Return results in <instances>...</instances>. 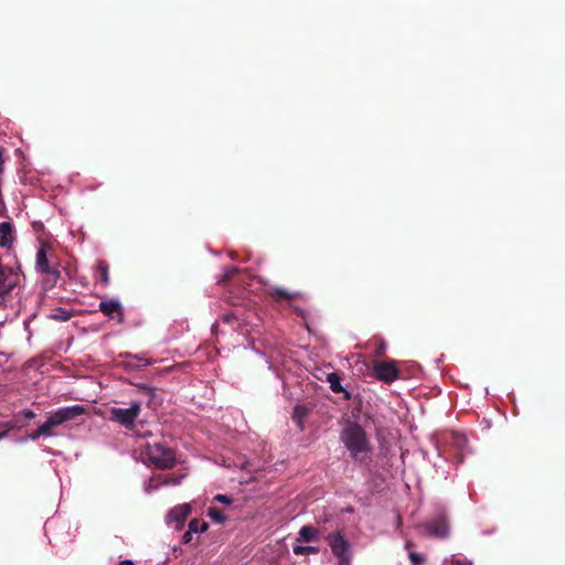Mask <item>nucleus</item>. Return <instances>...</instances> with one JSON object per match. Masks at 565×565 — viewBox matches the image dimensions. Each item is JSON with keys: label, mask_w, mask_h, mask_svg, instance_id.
I'll return each instance as SVG.
<instances>
[{"label": "nucleus", "mask_w": 565, "mask_h": 565, "mask_svg": "<svg viewBox=\"0 0 565 565\" xmlns=\"http://www.w3.org/2000/svg\"><path fill=\"white\" fill-rule=\"evenodd\" d=\"M193 534H194V533H192L191 531H189V530H188V531L183 534V536H182V542H183L184 544H190V543H192V541H193Z\"/></svg>", "instance_id": "obj_25"}, {"label": "nucleus", "mask_w": 565, "mask_h": 565, "mask_svg": "<svg viewBox=\"0 0 565 565\" xmlns=\"http://www.w3.org/2000/svg\"><path fill=\"white\" fill-rule=\"evenodd\" d=\"M85 408L82 405H73L60 408L54 413L50 414L45 423L42 426V433H47V436H53V429L66 422L73 420L74 418L83 415Z\"/></svg>", "instance_id": "obj_2"}, {"label": "nucleus", "mask_w": 565, "mask_h": 565, "mask_svg": "<svg viewBox=\"0 0 565 565\" xmlns=\"http://www.w3.org/2000/svg\"><path fill=\"white\" fill-rule=\"evenodd\" d=\"M172 482H173V479H169L168 477H166L163 475H159L149 481V483L147 486V490L148 491L154 490V489H158L159 486H161V484H168V483H172Z\"/></svg>", "instance_id": "obj_16"}, {"label": "nucleus", "mask_w": 565, "mask_h": 565, "mask_svg": "<svg viewBox=\"0 0 565 565\" xmlns=\"http://www.w3.org/2000/svg\"><path fill=\"white\" fill-rule=\"evenodd\" d=\"M383 351H384V347H380V348L376 350V355H382V354H383Z\"/></svg>", "instance_id": "obj_31"}, {"label": "nucleus", "mask_w": 565, "mask_h": 565, "mask_svg": "<svg viewBox=\"0 0 565 565\" xmlns=\"http://www.w3.org/2000/svg\"><path fill=\"white\" fill-rule=\"evenodd\" d=\"M3 152L2 150L0 149V172H2V166H3Z\"/></svg>", "instance_id": "obj_29"}, {"label": "nucleus", "mask_w": 565, "mask_h": 565, "mask_svg": "<svg viewBox=\"0 0 565 565\" xmlns=\"http://www.w3.org/2000/svg\"><path fill=\"white\" fill-rule=\"evenodd\" d=\"M209 529V524L201 519H192L189 522L188 530L194 534L203 533Z\"/></svg>", "instance_id": "obj_15"}, {"label": "nucleus", "mask_w": 565, "mask_h": 565, "mask_svg": "<svg viewBox=\"0 0 565 565\" xmlns=\"http://www.w3.org/2000/svg\"><path fill=\"white\" fill-rule=\"evenodd\" d=\"M207 515L215 522V523H223L226 519L223 511L215 507H211L207 510Z\"/></svg>", "instance_id": "obj_18"}, {"label": "nucleus", "mask_w": 565, "mask_h": 565, "mask_svg": "<svg viewBox=\"0 0 565 565\" xmlns=\"http://www.w3.org/2000/svg\"><path fill=\"white\" fill-rule=\"evenodd\" d=\"M120 565H134L130 561H122Z\"/></svg>", "instance_id": "obj_32"}, {"label": "nucleus", "mask_w": 565, "mask_h": 565, "mask_svg": "<svg viewBox=\"0 0 565 565\" xmlns=\"http://www.w3.org/2000/svg\"><path fill=\"white\" fill-rule=\"evenodd\" d=\"M327 382L330 385V388L333 393H343V397L345 401H350L352 395L348 392L341 384V377L338 373L331 372L327 374Z\"/></svg>", "instance_id": "obj_12"}, {"label": "nucleus", "mask_w": 565, "mask_h": 565, "mask_svg": "<svg viewBox=\"0 0 565 565\" xmlns=\"http://www.w3.org/2000/svg\"><path fill=\"white\" fill-rule=\"evenodd\" d=\"M238 274V269L236 267L228 268L222 278L220 279V282H227L233 279L234 276Z\"/></svg>", "instance_id": "obj_20"}, {"label": "nucleus", "mask_w": 565, "mask_h": 565, "mask_svg": "<svg viewBox=\"0 0 565 565\" xmlns=\"http://www.w3.org/2000/svg\"><path fill=\"white\" fill-rule=\"evenodd\" d=\"M188 512H189V509H188V508H185V510H184V511H182V518H183V519L186 516ZM180 519H181V512L179 511V520H180Z\"/></svg>", "instance_id": "obj_30"}, {"label": "nucleus", "mask_w": 565, "mask_h": 565, "mask_svg": "<svg viewBox=\"0 0 565 565\" xmlns=\"http://www.w3.org/2000/svg\"><path fill=\"white\" fill-rule=\"evenodd\" d=\"M6 433H1L0 434V439H2L4 437Z\"/></svg>", "instance_id": "obj_35"}, {"label": "nucleus", "mask_w": 565, "mask_h": 565, "mask_svg": "<svg viewBox=\"0 0 565 565\" xmlns=\"http://www.w3.org/2000/svg\"><path fill=\"white\" fill-rule=\"evenodd\" d=\"M186 507H178V510H185Z\"/></svg>", "instance_id": "obj_36"}, {"label": "nucleus", "mask_w": 565, "mask_h": 565, "mask_svg": "<svg viewBox=\"0 0 565 565\" xmlns=\"http://www.w3.org/2000/svg\"><path fill=\"white\" fill-rule=\"evenodd\" d=\"M42 436L49 437V436H47V433H42V426H40V427L38 428V430L33 431V433L29 436V438H30L31 440H36V439H39V438H40V437H42Z\"/></svg>", "instance_id": "obj_23"}, {"label": "nucleus", "mask_w": 565, "mask_h": 565, "mask_svg": "<svg viewBox=\"0 0 565 565\" xmlns=\"http://www.w3.org/2000/svg\"><path fill=\"white\" fill-rule=\"evenodd\" d=\"M340 438L355 462L363 463L370 458L372 446L360 424L349 422L342 429Z\"/></svg>", "instance_id": "obj_1"}, {"label": "nucleus", "mask_w": 565, "mask_h": 565, "mask_svg": "<svg viewBox=\"0 0 565 565\" xmlns=\"http://www.w3.org/2000/svg\"><path fill=\"white\" fill-rule=\"evenodd\" d=\"M444 565H471V563L467 559H451L450 562H445Z\"/></svg>", "instance_id": "obj_24"}, {"label": "nucleus", "mask_w": 565, "mask_h": 565, "mask_svg": "<svg viewBox=\"0 0 565 565\" xmlns=\"http://www.w3.org/2000/svg\"><path fill=\"white\" fill-rule=\"evenodd\" d=\"M266 296L275 302L286 301L291 303L296 299L305 300L306 296L301 291H289L282 287L270 286L266 289Z\"/></svg>", "instance_id": "obj_8"}, {"label": "nucleus", "mask_w": 565, "mask_h": 565, "mask_svg": "<svg viewBox=\"0 0 565 565\" xmlns=\"http://www.w3.org/2000/svg\"><path fill=\"white\" fill-rule=\"evenodd\" d=\"M102 275H103L104 284H108L109 278H108V273H107L106 268H103V274Z\"/></svg>", "instance_id": "obj_28"}, {"label": "nucleus", "mask_w": 565, "mask_h": 565, "mask_svg": "<svg viewBox=\"0 0 565 565\" xmlns=\"http://www.w3.org/2000/svg\"><path fill=\"white\" fill-rule=\"evenodd\" d=\"M292 552L296 555L318 554L319 548L316 546L295 545Z\"/></svg>", "instance_id": "obj_17"}, {"label": "nucleus", "mask_w": 565, "mask_h": 565, "mask_svg": "<svg viewBox=\"0 0 565 565\" xmlns=\"http://www.w3.org/2000/svg\"><path fill=\"white\" fill-rule=\"evenodd\" d=\"M308 414V411L302 405H297L294 409V417L297 418L299 422L305 418Z\"/></svg>", "instance_id": "obj_21"}, {"label": "nucleus", "mask_w": 565, "mask_h": 565, "mask_svg": "<svg viewBox=\"0 0 565 565\" xmlns=\"http://www.w3.org/2000/svg\"><path fill=\"white\" fill-rule=\"evenodd\" d=\"M298 542H316L319 537V530L317 527H313L311 525H305L300 529L298 533Z\"/></svg>", "instance_id": "obj_14"}, {"label": "nucleus", "mask_w": 565, "mask_h": 565, "mask_svg": "<svg viewBox=\"0 0 565 565\" xmlns=\"http://www.w3.org/2000/svg\"><path fill=\"white\" fill-rule=\"evenodd\" d=\"M408 557H409L412 565H424V563L426 562L425 556L417 552H409Z\"/></svg>", "instance_id": "obj_19"}, {"label": "nucleus", "mask_w": 565, "mask_h": 565, "mask_svg": "<svg viewBox=\"0 0 565 565\" xmlns=\"http://www.w3.org/2000/svg\"><path fill=\"white\" fill-rule=\"evenodd\" d=\"M23 415L28 418V419H32L35 417V414L32 412V411H24L23 412Z\"/></svg>", "instance_id": "obj_27"}, {"label": "nucleus", "mask_w": 565, "mask_h": 565, "mask_svg": "<svg viewBox=\"0 0 565 565\" xmlns=\"http://www.w3.org/2000/svg\"><path fill=\"white\" fill-rule=\"evenodd\" d=\"M395 360L375 361L373 363L374 376L384 383H392L401 379V371Z\"/></svg>", "instance_id": "obj_7"}, {"label": "nucleus", "mask_w": 565, "mask_h": 565, "mask_svg": "<svg viewBox=\"0 0 565 565\" xmlns=\"http://www.w3.org/2000/svg\"><path fill=\"white\" fill-rule=\"evenodd\" d=\"M140 408L141 405L138 402H134L128 408L113 407L109 409V419L130 428L139 416Z\"/></svg>", "instance_id": "obj_6"}, {"label": "nucleus", "mask_w": 565, "mask_h": 565, "mask_svg": "<svg viewBox=\"0 0 565 565\" xmlns=\"http://www.w3.org/2000/svg\"><path fill=\"white\" fill-rule=\"evenodd\" d=\"M13 241L12 225L9 222L0 223V246L10 248Z\"/></svg>", "instance_id": "obj_13"}, {"label": "nucleus", "mask_w": 565, "mask_h": 565, "mask_svg": "<svg viewBox=\"0 0 565 565\" xmlns=\"http://www.w3.org/2000/svg\"><path fill=\"white\" fill-rule=\"evenodd\" d=\"M147 458L159 468H170L174 463V452L159 443L146 446Z\"/></svg>", "instance_id": "obj_3"}, {"label": "nucleus", "mask_w": 565, "mask_h": 565, "mask_svg": "<svg viewBox=\"0 0 565 565\" xmlns=\"http://www.w3.org/2000/svg\"><path fill=\"white\" fill-rule=\"evenodd\" d=\"M186 507H178V510H185Z\"/></svg>", "instance_id": "obj_37"}, {"label": "nucleus", "mask_w": 565, "mask_h": 565, "mask_svg": "<svg viewBox=\"0 0 565 565\" xmlns=\"http://www.w3.org/2000/svg\"><path fill=\"white\" fill-rule=\"evenodd\" d=\"M413 546V543L411 541H407L406 544H405V547L406 548H411Z\"/></svg>", "instance_id": "obj_33"}, {"label": "nucleus", "mask_w": 565, "mask_h": 565, "mask_svg": "<svg viewBox=\"0 0 565 565\" xmlns=\"http://www.w3.org/2000/svg\"><path fill=\"white\" fill-rule=\"evenodd\" d=\"M326 541L338 557L339 565H350L352 553L348 540L340 532H333L326 536Z\"/></svg>", "instance_id": "obj_4"}, {"label": "nucleus", "mask_w": 565, "mask_h": 565, "mask_svg": "<svg viewBox=\"0 0 565 565\" xmlns=\"http://www.w3.org/2000/svg\"><path fill=\"white\" fill-rule=\"evenodd\" d=\"M99 309L103 313L111 319H117L118 322L122 321L121 305L118 300H107L99 303Z\"/></svg>", "instance_id": "obj_11"}, {"label": "nucleus", "mask_w": 565, "mask_h": 565, "mask_svg": "<svg viewBox=\"0 0 565 565\" xmlns=\"http://www.w3.org/2000/svg\"><path fill=\"white\" fill-rule=\"evenodd\" d=\"M214 501H217L223 504H231L233 502V499L226 494H216L214 497Z\"/></svg>", "instance_id": "obj_22"}, {"label": "nucleus", "mask_w": 565, "mask_h": 565, "mask_svg": "<svg viewBox=\"0 0 565 565\" xmlns=\"http://www.w3.org/2000/svg\"><path fill=\"white\" fill-rule=\"evenodd\" d=\"M232 319H233V318H232L231 316H225V317H224V320H225L226 322H231V321H232Z\"/></svg>", "instance_id": "obj_34"}, {"label": "nucleus", "mask_w": 565, "mask_h": 565, "mask_svg": "<svg viewBox=\"0 0 565 565\" xmlns=\"http://www.w3.org/2000/svg\"><path fill=\"white\" fill-rule=\"evenodd\" d=\"M53 256L52 247L49 244H41V247L36 253V270L46 274L53 281H56L60 277V271L55 265L51 264Z\"/></svg>", "instance_id": "obj_5"}, {"label": "nucleus", "mask_w": 565, "mask_h": 565, "mask_svg": "<svg viewBox=\"0 0 565 565\" xmlns=\"http://www.w3.org/2000/svg\"><path fill=\"white\" fill-rule=\"evenodd\" d=\"M174 521H177V515L174 514V509H171L166 516V522L171 524Z\"/></svg>", "instance_id": "obj_26"}, {"label": "nucleus", "mask_w": 565, "mask_h": 565, "mask_svg": "<svg viewBox=\"0 0 565 565\" xmlns=\"http://www.w3.org/2000/svg\"><path fill=\"white\" fill-rule=\"evenodd\" d=\"M423 526L431 536L446 539L449 535V523L445 514L437 515L427 521Z\"/></svg>", "instance_id": "obj_9"}, {"label": "nucleus", "mask_w": 565, "mask_h": 565, "mask_svg": "<svg viewBox=\"0 0 565 565\" xmlns=\"http://www.w3.org/2000/svg\"><path fill=\"white\" fill-rule=\"evenodd\" d=\"M18 284V275L12 269L0 270V303L6 299V296Z\"/></svg>", "instance_id": "obj_10"}]
</instances>
